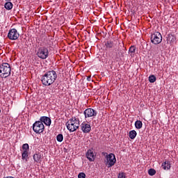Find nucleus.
I'll return each instance as SVG.
<instances>
[{"instance_id": "ddd939ff", "label": "nucleus", "mask_w": 178, "mask_h": 178, "mask_svg": "<svg viewBox=\"0 0 178 178\" xmlns=\"http://www.w3.org/2000/svg\"><path fill=\"white\" fill-rule=\"evenodd\" d=\"M161 167L163 168V170H170L172 165L169 161H165L161 164Z\"/></svg>"}, {"instance_id": "7ed1b4c3", "label": "nucleus", "mask_w": 178, "mask_h": 178, "mask_svg": "<svg viewBox=\"0 0 178 178\" xmlns=\"http://www.w3.org/2000/svg\"><path fill=\"white\" fill-rule=\"evenodd\" d=\"M11 72L12 68L10 67V65L9 63H3L1 65H0V77L2 79L9 77Z\"/></svg>"}, {"instance_id": "423d86ee", "label": "nucleus", "mask_w": 178, "mask_h": 178, "mask_svg": "<svg viewBox=\"0 0 178 178\" xmlns=\"http://www.w3.org/2000/svg\"><path fill=\"white\" fill-rule=\"evenodd\" d=\"M44 129H45V127L44 126V124L42 123V122L36 121L33 124V130L37 134H41V133H43Z\"/></svg>"}, {"instance_id": "393cba45", "label": "nucleus", "mask_w": 178, "mask_h": 178, "mask_svg": "<svg viewBox=\"0 0 178 178\" xmlns=\"http://www.w3.org/2000/svg\"><path fill=\"white\" fill-rule=\"evenodd\" d=\"M106 48H113V42L108 40L106 43Z\"/></svg>"}, {"instance_id": "1a4fd4ad", "label": "nucleus", "mask_w": 178, "mask_h": 178, "mask_svg": "<svg viewBox=\"0 0 178 178\" xmlns=\"http://www.w3.org/2000/svg\"><path fill=\"white\" fill-rule=\"evenodd\" d=\"M83 115L85 116V119H87V118H94L97 116V115H98V112L93 108H86L83 111Z\"/></svg>"}, {"instance_id": "c85d7f7f", "label": "nucleus", "mask_w": 178, "mask_h": 178, "mask_svg": "<svg viewBox=\"0 0 178 178\" xmlns=\"http://www.w3.org/2000/svg\"><path fill=\"white\" fill-rule=\"evenodd\" d=\"M119 44H120V47L121 48H122V47H124V44L123 43V42H120Z\"/></svg>"}, {"instance_id": "c756f323", "label": "nucleus", "mask_w": 178, "mask_h": 178, "mask_svg": "<svg viewBox=\"0 0 178 178\" xmlns=\"http://www.w3.org/2000/svg\"><path fill=\"white\" fill-rule=\"evenodd\" d=\"M87 80L88 81H91V76H88Z\"/></svg>"}, {"instance_id": "a211bd4d", "label": "nucleus", "mask_w": 178, "mask_h": 178, "mask_svg": "<svg viewBox=\"0 0 178 178\" xmlns=\"http://www.w3.org/2000/svg\"><path fill=\"white\" fill-rule=\"evenodd\" d=\"M135 127L138 130H140V129H141L143 127V122H141L140 120H136L135 122Z\"/></svg>"}, {"instance_id": "2eb2a0df", "label": "nucleus", "mask_w": 178, "mask_h": 178, "mask_svg": "<svg viewBox=\"0 0 178 178\" xmlns=\"http://www.w3.org/2000/svg\"><path fill=\"white\" fill-rule=\"evenodd\" d=\"M129 137L131 140H134L137 137V131L136 130L130 131L129 133Z\"/></svg>"}, {"instance_id": "5701e85b", "label": "nucleus", "mask_w": 178, "mask_h": 178, "mask_svg": "<svg viewBox=\"0 0 178 178\" xmlns=\"http://www.w3.org/2000/svg\"><path fill=\"white\" fill-rule=\"evenodd\" d=\"M56 140L58 143H62L63 141V135L62 134L57 135Z\"/></svg>"}, {"instance_id": "6ab92c4d", "label": "nucleus", "mask_w": 178, "mask_h": 178, "mask_svg": "<svg viewBox=\"0 0 178 178\" xmlns=\"http://www.w3.org/2000/svg\"><path fill=\"white\" fill-rule=\"evenodd\" d=\"M22 158L23 161H27V159L29 158V152L23 151Z\"/></svg>"}, {"instance_id": "f03ea898", "label": "nucleus", "mask_w": 178, "mask_h": 178, "mask_svg": "<svg viewBox=\"0 0 178 178\" xmlns=\"http://www.w3.org/2000/svg\"><path fill=\"white\" fill-rule=\"evenodd\" d=\"M66 127L70 133H73V131H76L80 127V120L76 118V117H72L70 119V122L66 123Z\"/></svg>"}, {"instance_id": "f8f14e48", "label": "nucleus", "mask_w": 178, "mask_h": 178, "mask_svg": "<svg viewBox=\"0 0 178 178\" xmlns=\"http://www.w3.org/2000/svg\"><path fill=\"white\" fill-rule=\"evenodd\" d=\"M40 122H42V123L44 124L46 126H51V118L47 116H42L40 118Z\"/></svg>"}, {"instance_id": "b1692460", "label": "nucleus", "mask_w": 178, "mask_h": 178, "mask_svg": "<svg viewBox=\"0 0 178 178\" xmlns=\"http://www.w3.org/2000/svg\"><path fill=\"white\" fill-rule=\"evenodd\" d=\"M22 150L26 152L30 151V147L29 146V144L27 143L24 144L22 145Z\"/></svg>"}, {"instance_id": "f257e3e1", "label": "nucleus", "mask_w": 178, "mask_h": 178, "mask_svg": "<svg viewBox=\"0 0 178 178\" xmlns=\"http://www.w3.org/2000/svg\"><path fill=\"white\" fill-rule=\"evenodd\" d=\"M58 74L55 70L47 71L44 73L41 78V81L43 86H52L56 81Z\"/></svg>"}, {"instance_id": "aec40b11", "label": "nucleus", "mask_w": 178, "mask_h": 178, "mask_svg": "<svg viewBox=\"0 0 178 178\" xmlns=\"http://www.w3.org/2000/svg\"><path fill=\"white\" fill-rule=\"evenodd\" d=\"M137 49V47L136 46L133 45L129 47V52L130 54H136V51Z\"/></svg>"}, {"instance_id": "9d476101", "label": "nucleus", "mask_w": 178, "mask_h": 178, "mask_svg": "<svg viewBox=\"0 0 178 178\" xmlns=\"http://www.w3.org/2000/svg\"><path fill=\"white\" fill-rule=\"evenodd\" d=\"M81 129L83 133H90L91 131V124L88 122H83L81 124Z\"/></svg>"}, {"instance_id": "20e7f679", "label": "nucleus", "mask_w": 178, "mask_h": 178, "mask_svg": "<svg viewBox=\"0 0 178 178\" xmlns=\"http://www.w3.org/2000/svg\"><path fill=\"white\" fill-rule=\"evenodd\" d=\"M116 163V156L113 153H111L106 156L105 165L107 168H112Z\"/></svg>"}, {"instance_id": "0eeeda50", "label": "nucleus", "mask_w": 178, "mask_h": 178, "mask_svg": "<svg viewBox=\"0 0 178 178\" xmlns=\"http://www.w3.org/2000/svg\"><path fill=\"white\" fill-rule=\"evenodd\" d=\"M151 42L154 45H158L162 42V35L161 33L156 31L152 34L151 35Z\"/></svg>"}, {"instance_id": "a878e982", "label": "nucleus", "mask_w": 178, "mask_h": 178, "mask_svg": "<svg viewBox=\"0 0 178 178\" xmlns=\"http://www.w3.org/2000/svg\"><path fill=\"white\" fill-rule=\"evenodd\" d=\"M148 173L149 176H154V175L156 173V171L154 168H150L148 170Z\"/></svg>"}, {"instance_id": "7c9ffc66", "label": "nucleus", "mask_w": 178, "mask_h": 178, "mask_svg": "<svg viewBox=\"0 0 178 178\" xmlns=\"http://www.w3.org/2000/svg\"><path fill=\"white\" fill-rule=\"evenodd\" d=\"M0 113H1V109H0Z\"/></svg>"}, {"instance_id": "bb28decb", "label": "nucleus", "mask_w": 178, "mask_h": 178, "mask_svg": "<svg viewBox=\"0 0 178 178\" xmlns=\"http://www.w3.org/2000/svg\"><path fill=\"white\" fill-rule=\"evenodd\" d=\"M118 178H126V173H124V172L119 173Z\"/></svg>"}, {"instance_id": "39448f33", "label": "nucleus", "mask_w": 178, "mask_h": 178, "mask_svg": "<svg viewBox=\"0 0 178 178\" xmlns=\"http://www.w3.org/2000/svg\"><path fill=\"white\" fill-rule=\"evenodd\" d=\"M49 54V51L48 50V48L42 47L38 48L36 55L40 58V59H47Z\"/></svg>"}, {"instance_id": "9b49d317", "label": "nucleus", "mask_w": 178, "mask_h": 178, "mask_svg": "<svg viewBox=\"0 0 178 178\" xmlns=\"http://www.w3.org/2000/svg\"><path fill=\"white\" fill-rule=\"evenodd\" d=\"M86 156L90 162H94V161H95V154H94V152L91 149L87 151Z\"/></svg>"}, {"instance_id": "6e6552de", "label": "nucleus", "mask_w": 178, "mask_h": 178, "mask_svg": "<svg viewBox=\"0 0 178 178\" xmlns=\"http://www.w3.org/2000/svg\"><path fill=\"white\" fill-rule=\"evenodd\" d=\"M19 37H20V34H19L16 29H12L8 31V38L11 41H15Z\"/></svg>"}, {"instance_id": "f3484780", "label": "nucleus", "mask_w": 178, "mask_h": 178, "mask_svg": "<svg viewBox=\"0 0 178 178\" xmlns=\"http://www.w3.org/2000/svg\"><path fill=\"white\" fill-rule=\"evenodd\" d=\"M4 8L6 10H10L13 8V4L12 2H6L4 5Z\"/></svg>"}, {"instance_id": "412c9836", "label": "nucleus", "mask_w": 178, "mask_h": 178, "mask_svg": "<svg viewBox=\"0 0 178 178\" xmlns=\"http://www.w3.org/2000/svg\"><path fill=\"white\" fill-rule=\"evenodd\" d=\"M118 52L116 54V58L117 59H119L120 56H123V51H122V49H120V47L118 48Z\"/></svg>"}, {"instance_id": "4be33fe9", "label": "nucleus", "mask_w": 178, "mask_h": 178, "mask_svg": "<svg viewBox=\"0 0 178 178\" xmlns=\"http://www.w3.org/2000/svg\"><path fill=\"white\" fill-rule=\"evenodd\" d=\"M149 83H155L156 81V76L155 75H150L149 76Z\"/></svg>"}, {"instance_id": "4468645a", "label": "nucleus", "mask_w": 178, "mask_h": 178, "mask_svg": "<svg viewBox=\"0 0 178 178\" xmlns=\"http://www.w3.org/2000/svg\"><path fill=\"white\" fill-rule=\"evenodd\" d=\"M167 41L169 42H175V41H176V37L172 33H169L167 37Z\"/></svg>"}, {"instance_id": "dca6fc26", "label": "nucleus", "mask_w": 178, "mask_h": 178, "mask_svg": "<svg viewBox=\"0 0 178 178\" xmlns=\"http://www.w3.org/2000/svg\"><path fill=\"white\" fill-rule=\"evenodd\" d=\"M33 161H35V162H40L41 161V154L38 153V154H35L33 155Z\"/></svg>"}, {"instance_id": "cd10ccee", "label": "nucleus", "mask_w": 178, "mask_h": 178, "mask_svg": "<svg viewBox=\"0 0 178 178\" xmlns=\"http://www.w3.org/2000/svg\"><path fill=\"white\" fill-rule=\"evenodd\" d=\"M78 178H86V174L84 172H80L78 175Z\"/></svg>"}]
</instances>
